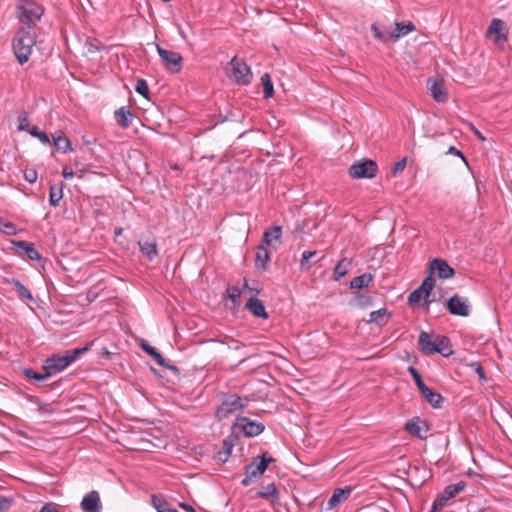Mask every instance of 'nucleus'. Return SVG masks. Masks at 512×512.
Returning a JSON list of instances; mask_svg holds the SVG:
<instances>
[{
    "label": "nucleus",
    "mask_w": 512,
    "mask_h": 512,
    "mask_svg": "<svg viewBox=\"0 0 512 512\" xmlns=\"http://www.w3.org/2000/svg\"><path fill=\"white\" fill-rule=\"evenodd\" d=\"M62 176L65 178V179H71L74 177V172L72 171L71 168L69 167H64L63 170H62Z\"/></svg>",
    "instance_id": "nucleus-58"
},
{
    "label": "nucleus",
    "mask_w": 512,
    "mask_h": 512,
    "mask_svg": "<svg viewBox=\"0 0 512 512\" xmlns=\"http://www.w3.org/2000/svg\"><path fill=\"white\" fill-rule=\"evenodd\" d=\"M256 457L260 462L266 463V469L268 468L269 464L274 463L276 461L275 458H273L271 456H267V452L263 453L262 455H258Z\"/></svg>",
    "instance_id": "nucleus-55"
},
{
    "label": "nucleus",
    "mask_w": 512,
    "mask_h": 512,
    "mask_svg": "<svg viewBox=\"0 0 512 512\" xmlns=\"http://www.w3.org/2000/svg\"><path fill=\"white\" fill-rule=\"evenodd\" d=\"M29 134L38 138L43 144H50L49 136L42 130H40L37 126H32L28 130Z\"/></svg>",
    "instance_id": "nucleus-42"
},
{
    "label": "nucleus",
    "mask_w": 512,
    "mask_h": 512,
    "mask_svg": "<svg viewBox=\"0 0 512 512\" xmlns=\"http://www.w3.org/2000/svg\"><path fill=\"white\" fill-rule=\"evenodd\" d=\"M232 448H233L232 443L228 442L227 440H224L223 448L217 452V456H216L217 460L222 463H225L231 454Z\"/></svg>",
    "instance_id": "nucleus-36"
},
{
    "label": "nucleus",
    "mask_w": 512,
    "mask_h": 512,
    "mask_svg": "<svg viewBox=\"0 0 512 512\" xmlns=\"http://www.w3.org/2000/svg\"><path fill=\"white\" fill-rule=\"evenodd\" d=\"M135 91L143 97H145L146 99H149V88L147 82L144 79H139L136 82Z\"/></svg>",
    "instance_id": "nucleus-46"
},
{
    "label": "nucleus",
    "mask_w": 512,
    "mask_h": 512,
    "mask_svg": "<svg viewBox=\"0 0 512 512\" xmlns=\"http://www.w3.org/2000/svg\"><path fill=\"white\" fill-rule=\"evenodd\" d=\"M44 11V7L34 0H18L16 4V15L22 23L21 27H29L32 30L36 26V22L43 16Z\"/></svg>",
    "instance_id": "nucleus-2"
},
{
    "label": "nucleus",
    "mask_w": 512,
    "mask_h": 512,
    "mask_svg": "<svg viewBox=\"0 0 512 512\" xmlns=\"http://www.w3.org/2000/svg\"><path fill=\"white\" fill-rule=\"evenodd\" d=\"M371 30L376 39H379L383 42L391 41V38H388L389 32H382L376 24H372Z\"/></svg>",
    "instance_id": "nucleus-49"
},
{
    "label": "nucleus",
    "mask_w": 512,
    "mask_h": 512,
    "mask_svg": "<svg viewBox=\"0 0 512 512\" xmlns=\"http://www.w3.org/2000/svg\"><path fill=\"white\" fill-rule=\"evenodd\" d=\"M266 471V463L260 462L257 457H254L252 462L245 467V474L250 475L252 478H258Z\"/></svg>",
    "instance_id": "nucleus-26"
},
{
    "label": "nucleus",
    "mask_w": 512,
    "mask_h": 512,
    "mask_svg": "<svg viewBox=\"0 0 512 512\" xmlns=\"http://www.w3.org/2000/svg\"><path fill=\"white\" fill-rule=\"evenodd\" d=\"M139 247L141 253L150 261L154 260L158 256L156 242H141L139 241Z\"/></svg>",
    "instance_id": "nucleus-29"
},
{
    "label": "nucleus",
    "mask_w": 512,
    "mask_h": 512,
    "mask_svg": "<svg viewBox=\"0 0 512 512\" xmlns=\"http://www.w3.org/2000/svg\"><path fill=\"white\" fill-rule=\"evenodd\" d=\"M350 265H351V261L350 260H347V259L340 260L336 264V266L334 268V271H333V278H334V280L338 281L342 277H344L348 273Z\"/></svg>",
    "instance_id": "nucleus-33"
},
{
    "label": "nucleus",
    "mask_w": 512,
    "mask_h": 512,
    "mask_svg": "<svg viewBox=\"0 0 512 512\" xmlns=\"http://www.w3.org/2000/svg\"><path fill=\"white\" fill-rule=\"evenodd\" d=\"M378 172L377 163L368 158H363L353 163L349 168V176L353 179L374 178Z\"/></svg>",
    "instance_id": "nucleus-5"
},
{
    "label": "nucleus",
    "mask_w": 512,
    "mask_h": 512,
    "mask_svg": "<svg viewBox=\"0 0 512 512\" xmlns=\"http://www.w3.org/2000/svg\"><path fill=\"white\" fill-rule=\"evenodd\" d=\"M29 127V119L27 113H23L18 117V130L27 131L30 129Z\"/></svg>",
    "instance_id": "nucleus-51"
},
{
    "label": "nucleus",
    "mask_w": 512,
    "mask_h": 512,
    "mask_svg": "<svg viewBox=\"0 0 512 512\" xmlns=\"http://www.w3.org/2000/svg\"><path fill=\"white\" fill-rule=\"evenodd\" d=\"M0 231L7 235H14L16 234V226L0 217Z\"/></svg>",
    "instance_id": "nucleus-45"
},
{
    "label": "nucleus",
    "mask_w": 512,
    "mask_h": 512,
    "mask_svg": "<svg viewBox=\"0 0 512 512\" xmlns=\"http://www.w3.org/2000/svg\"><path fill=\"white\" fill-rule=\"evenodd\" d=\"M282 236V227L274 226L273 228L266 230L263 234L262 241L260 245L272 246L273 240L280 243Z\"/></svg>",
    "instance_id": "nucleus-25"
},
{
    "label": "nucleus",
    "mask_w": 512,
    "mask_h": 512,
    "mask_svg": "<svg viewBox=\"0 0 512 512\" xmlns=\"http://www.w3.org/2000/svg\"><path fill=\"white\" fill-rule=\"evenodd\" d=\"M8 283L12 284L14 286V289L18 295V297L22 301H34V297L31 293V291L22 284L18 279L12 278L11 280H7Z\"/></svg>",
    "instance_id": "nucleus-27"
},
{
    "label": "nucleus",
    "mask_w": 512,
    "mask_h": 512,
    "mask_svg": "<svg viewBox=\"0 0 512 512\" xmlns=\"http://www.w3.org/2000/svg\"><path fill=\"white\" fill-rule=\"evenodd\" d=\"M436 272L441 279H449L455 275V270L443 259L436 258L430 262V274Z\"/></svg>",
    "instance_id": "nucleus-14"
},
{
    "label": "nucleus",
    "mask_w": 512,
    "mask_h": 512,
    "mask_svg": "<svg viewBox=\"0 0 512 512\" xmlns=\"http://www.w3.org/2000/svg\"><path fill=\"white\" fill-rule=\"evenodd\" d=\"M234 428L241 431L245 437H255L264 431L265 426L263 423L251 420L248 417H238Z\"/></svg>",
    "instance_id": "nucleus-8"
},
{
    "label": "nucleus",
    "mask_w": 512,
    "mask_h": 512,
    "mask_svg": "<svg viewBox=\"0 0 512 512\" xmlns=\"http://www.w3.org/2000/svg\"><path fill=\"white\" fill-rule=\"evenodd\" d=\"M279 495V490L276 488L274 483L262 486L257 492V497L271 500L272 502L277 501L279 499Z\"/></svg>",
    "instance_id": "nucleus-28"
},
{
    "label": "nucleus",
    "mask_w": 512,
    "mask_h": 512,
    "mask_svg": "<svg viewBox=\"0 0 512 512\" xmlns=\"http://www.w3.org/2000/svg\"><path fill=\"white\" fill-rule=\"evenodd\" d=\"M448 154H453V155H456V156H459L461 157L463 160H465V157L464 155L462 154L461 151H459L456 147L454 146H450L448 151H447Z\"/></svg>",
    "instance_id": "nucleus-59"
},
{
    "label": "nucleus",
    "mask_w": 512,
    "mask_h": 512,
    "mask_svg": "<svg viewBox=\"0 0 512 512\" xmlns=\"http://www.w3.org/2000/svg\"><path fill=\"white\" fill-rule=\"evenodd\" d=\"M353 303L355 306H358L360 308H366L373 304V300L370 296L358 293L354 297Z\"/></svg>",
    "instance_id": "nucleus-39"
},
{
    "label": "nucleus",
    "mask_w": 512,
    "mask_h": 512,
    "mask_svg": "<svg viewBox=\"0 0 512 512\" xmlns=\"http://www.w3.org/2000/svg\"><path fill=\"white\" fill-rule=\"evenodd\" d=\"M317 254L316 251H305L302 254L300 267L302 270H308L311 267L309 260Z\"/></svg>",
    "instance_id": "nucleus-47"
},
{
    "label": "nucleus",
    "mask_w": 512,
    "mask_h": 512,
    "mask_svg": "<svg viewBox=\"0 0 512 512\" xmlns=\"http://www.w3.org/2000/svg\"><path fill=\"white\" fill-rule=\"evenodd\" d=\"M405 431L409 433L411 436L416 437L418 439H426L427 436L423 435L422 432H428L430 430V426L427 421H422L420 417L415 416L410 419L405 424Z\"/></svg>",
    "instance_id": "nucleus-12"
},
{
    "label": "nucleus",
    "mask_w": 512,
    "mask_h": 512,
    "mask_svg": "<svg viewBox=\"0 0 512 512\" xmlns=\"http://www.w3.org/2000/svg\"><path fill=\"white\" fill-rule=\"evenodd\" d=\"M54 146L58 151H62L63 153H67L72 150L71 141L64 135L63 132H60L59 135L54 137Z\"/></svg>",
    "instance_id": "nucleus-32"
},
{
    "label": "nucleus",
    "mask_w": 512,
    "mask_h": 512,
    "mask_svg": "<svg viewBox=\"0 0 512 512\" xmlns=\"http://www.w3.org/2000/svg\"><path fill=\"white\" fill-rule=\"evenodd\" d=\"M23 373L27 378L33 379L36 381H44V380L48 379L49 377H51L50 373L48 371H45V373L42 374V373L35 372L34 370H32L30 368H25Z\"/></svg>",
    "instance_id": "nucleus-38"
},
{
    "label": "nucleus",
    "mask_w": 512,
    "mask_h": 512,
    "mask_svg": "<svg viewBox=\"0 0 512 512\" xmlns=\"http://www.w3.org/2000/svg\"><path fill=\"white\" fill-rule=\"evenodd\" d=\"M24 178L29 183H34L37 180V171L34 169H26L24 171Z\"/></svg>",
    "instance_id": "nucleus-53"
},
{
    "label": "nucleus",
    "mask_w": 512,
    "mask_h": 512,
    "mask_svg": "<svg viewBox=\"0 0 512 512\" xmlns=\"http://www.w3.org/2000/svg\"><path fill=\"white\" fill-rule=\"evenodd\" d=\"M63 197L62 187L56 189L55 186H51L49 190V203L51 206L56 207L59 205L60 200Z\"/></svg>",
    "instance_id": "nucleus-37"
},
{
    "label": "nucleus",
    "mask_w": 512,
    "mask_h": 512,
    "mask_svg": "<svg viewBox=\"0 0 512 512\" xmlns=\"http://www.w3.org/2000/svg\"><path fill=\"white\" fill-rule=\"evenodd\" d=\"M470 367L474 370V372L478 375L481 383L486 381L485 371L482 365L479 362L471 363Z\"/></svg>",
    "instance_id": "nucleus-50"
},
{
    "label": "nucleus",
    "mask_w": 512,
    "mask_h": 512,
    "mask_svg": "<svg viewBox=\"0 0 512 512\" xmlns=\"http://www.w3.org/2000/svg\"><path fill=\"white\" fill-rule=\"evenodd\" d=\"M252 477L248 474H245V477L242 479L241 484L245 487L249 486L252 482Z\"/></svg>",
    "instance_id": "nucleus-61"
},
{
    "label": "nucleus",
    "mask_w": 512,
    "mask_h": 512,
    "mask_svg": "<svg viewBox=\"0 0 512 512\" xmlns=\"http://www.w3.org/2000/svg\"><path fill=\"white\" fill-rule=\"evenodd\" d=\"M246 308L252 313L253 316L268 319V313L266 312L263 302L258 298H250L246 303Z\"/></svg>",
    "instance_id": "nucleus-19"
},
{
    "label": "nucleus",
    "mask_w": 512,
    "mask_h": 512,
    "mask_svg": "<svg viewBox=\"0 0 512 512\" xmlns=\"http://www.w3.org/2000/svg\"><path fill=\"white\" fill-rule=\"evenodd\" d=\"M446 308L452 315L461 317H467L471 312L469 301L459 295L450 297L446 302Z\"/></svg>",
    "instance_id": "nucleus-9"
},
{
    "label": "nucleus",
    "mask_w": 512,
    "mask_h": 512,
    "mask_svg": "<svg viewBox=\"0 0 512 512\" xmlns=\"http://www.w3.org/2000/svg\"><path fill=\"white\" fill-rule=\"evenodd\" d=\"M466 487V483L464 481H460L455 484H450L445 487L443 492L437 496V498L434 500V510L437 509V507H442L447 504V502L455 497L458 493L462 492Z\"/></svg>",
    "instance_id": "nucleus-10"
},
{
    "label": "nucleus",
    "mask_w": 512,
    "mask_h": 512,
    "mask_svg": "<svg viewBox=\"0 0 512 512\" xmlns=\"http://www.w3.org/2000/svg\"><path fill=\"white\" fill-rule=\"evenodd\" d=\"M416 29L415 25L408 21V22H396L395 23V32L390 33L388 35V38H391V41L396 42L401 37L407 35L409 32H412Z\"/></svg>",
    "instance_id": "nucleus-20"
},
{
    "label": "nucleus",
    "mask_w": 512,
    "mask_h": 512,
    "mask_svg": "<svg viewBox=\"0 0 512 512\" xmlns=\"http://www.w3.org/2000/svg\"><path fill=\"white\" fill-rule=\"evenodd\" d=\"M70 364L71 363L66 353L64 355L54 354L46 359L43 365V369L44 371H48L50 376H52L55 373L63 371Z\"/></svg>",
    "instance_id": "nucleus-11"
},
{
    "label": "nucleus",
    "mask_w": 512,
    "mask_h": 512,
    "mask_svg": "<svg viewBox=\"0 0 512 512\" xmlns=\"http://www.w3.org/2000/svg\"><path fill=\"white\" fill-rule=\"evenodd\" d=\"M373 276L370 273H364L362 275H359L357 277H354L350 281V288L351 289H363L369 286V284L372 282Z\"/></svg>",
    "instance_id": "nucleus-31"
},
{
    "label": "nucleus",
    "mask_w": 512,
    "mask_h": 512,
    "mask_svg": "<svg viewBox=\"0 0 512 512\" xmlns=\"http://www.w3.org/2000/svg\"><path fill=\"white\" fill-rule=\"evenodd\" d=\"M435 283L436 280L431 275L426 276L421 285L410 293L407 301L408 304L419 307L424 296H431Z\"/></svg>",
    "instance_id": "nucleus-7"
},
{
    "label": "nucleus",
    "mask_w": 512,
    "mask_h": 512,
    "mask_svg": "<svg viewBox=\"0 0 512 512\" xmlns=\"http://www.w3.org/2000/svg\"><path fill=\"white\" fill-rule=\"evenodd\" d=\"M420 393L433 408H441L444 398L440 393L433 391L427 386Z\"/></svg>",
    "instance_id": "nucleus-23"
},
{
    "label": "nucleus",
    "mask_w": 512,
    "mask_h": 512,
    "mask_svg": "<svg viewBox=\"0 0 512 512\" xmlns=\"http://www.w3.org/2000/svg\"><path fill=\"white\" fill-rule=\"evenodd\" d=\"M435 299L431 298V296H424L423 301L421 302L419 307L424 308L427 312L429 311V306L433 303Z\"/></svg>",
    "instance_id": "nucleus-57"
},
{
    "label": "nucleus",
    "mask_w": 512,
    "mask_h": 512,
    "mask_svg": "<svg viewBox=\"0 0 512 512\" xmlns=\"http://www.w3.org/2000/svg\"><path fill=\"white\" fill-rule=\"evenodd\" d=\"M140 346L148 355H150L157 362L158 365H160L161 367L166 368L168 370H171L176 375H178L180 373V370L178 367H176L175 365L169 364L166 361V359L161 355V353H159L155 347L151 346L145 340L141 341Z\"/></svg>",
    "instance_id": "nucleus-13"
},
{
    "label": "nucleus",
    "mask_w": 512,
    "mask_h": 512,
    "mask_svg": "<svg viewBox=\"0 0 512 512\" xmlns=\"http://www.w3.org/2000/svg\"><path fill=\"white\" fill-rule=\"evenodd\" d=\"M92 344L93 343L90 342L83 347L67 350L65 353H66L70 363L74 362L79 356H81L82 354H84L85 352L90 350Z\"/></svg>",
    "instance_id": "nucleus-35"
},
{
    "label": "nucleus",
    "mask_w": 512,
    "mask_h": 512,
    "mask_svg": "<svg viewBox=\"0 0 512 512\" xmlns=\"http://www.w3.org/2000/svg\"><path fill=\"white\" fill-rule=\"evenodd\" d=\"M12 500L5 496H0V512H7L11 506Z\"/></svg>",
    "instance_id": "nucleus-54"
},
{
    "label": "nucleus",
    "mask_w": 512,
    "mask_h": 512,
    "mask_svg": "<svg viewBox=\"0 0 512 512\" xmlns=\"http://www.w3.org/2000/svg\"><path fill=\"white\" fill-rule=\"evenodd\" d=\"M427 86L431 92L432 97L440 103L445 102L448 99V95L443 87L441 80L429 78Z\"/></svg>",
    "instance_id": "nucleus-16"
},
{
    "label": "nucleus",
    "mask_w": 512,
    "mask_h": 512,
    "mask_svg": "<svg viewBox=\"0 0 512 512\" xmlns=\"http://www.w3.org/2000/svg\"><path fill=\"white\" fill-rule=\"evenodd\" d=\"M117 124L122 128H128L132 124L133 114L126 107H120L114 113Z\"/></svg>",
    "instance_id": "nucleus-24"
},
{
    "label": "nucleus",
    "mask_w": 512,
    "mask_h": 512,
    "mask_svg": "<svg viewBox=\"0 0 512 512\" xmlns=\"http://www.w3.org/2000/svg\"><path fill=\"white\" fill-rule=\"evenodd\" d=\"M40 512H61L56 504L54 503H46L42 506V508L40 509Z\"/></svg>",
    "instance_id": "nucleus-56"
},
{
    "label": "nucleus",
    "mask_w": 512,
    "mask_h": 512,
    "mask_svg": "<svg viewBox=\"0 0 512 512\" xmlns=\"http://www.w3.org/2000/svg\"><path fill=\"white\" fill-rule=\"evenodd\" d=\"M470 127H471V130L473 131V133L478 137L479 140H481V141L485 140V137L482 135V133L477 128H475L472 124H470Z\"/></svg>",
    "instance_id": "nucleus-60"
},
{
    "label": "nucleus",
    "mask_w": 512,
    "mask_h": 512,
    "mask_svg": "<svg viewBox=\"0 0 512 512\" xmlns=\"http://www.w3.org/2000/svg\"><path fill=\"white\" fill-rule=\"evenodd\" d=\"M157 52L165 68L171 73H179L182 69V56L175 51L162 48L159 44L156 45Z\"/></svg>",
    "instance_id": "nucleus-6"
},
{
    "label": "nucleus",
    "mask_w": 512,
    "mask_h": 512,
    "mask_svg": "<svg viewBox=\"0 0 512 512\" xmlns=\"http://www.w3.org/2000/svg\"><path fill=\"white\" fill-rule=\"evenodd\" d=\"M249 403L248 397H240L236 394L228 395L222 404L215 410V417L218 420H223L229 415L243 409Z\"/></svg>",
    "instance_id": "nucleus-4"
},
{
    "label": "nucleus",
    "mask_w": 512,
    "mask_h": 512,
    "mask_svg": "<svg viewBox=\"0 0 512 512\" xmlns=\"http://www.w3.org/2000/svg\"><path fill=\"white\" fill-rule=\"evenodd\" d=\"M386 315H387V310L385 308H382V309H379L376 311H372L369 315L370 316L369 322L380 325V324H382L384 317Z\"/></svg>",
    "instance_id": "nucleus-41"
},
{
    "label": "nucleus",
    "mask_w": 512,
    "mask_h": 512,
    "mask_svg": "<svg viewBox=\"0 0 512 512\" xmlns=\"http://www.w3.org/2000/svg\"><path fill=\"white\" fill-rule=\"evenodd\" d=\"M227 294L235 307H239L241 305V292L237 287H228Z\"/></svg>",
    "instance_id": "nucleus-44"
},
{
    "label": "nucleus",
    "mask_w": 512,
    "mask_h": 512,
    "mask_svg": "<svg viewBox=\"0 0 512 512\" xmlns=\"http://www.w3.org/2000/svg\"><path fill=\"white\" fill-rule=\"evenodd\" d=\"M431 350L434 354L439 353L444 357H449L453 353L450 340L446 336H437Z\"/></svg>",
    "instance_id": "nucleus-18"
},
{
    "label": "nucleus",
    "mask_w": 512,
    "mask_h": 512,
    "mask_svg": "<svg viewBox=\"0 0 512 512\" xmlns=\"http://www.w3.org/2000/svg\"><path fill=\"white\" fill-rule=\"evenodd\" d=\"M406 164H407V158L406 157H404L400 161L396 162L394 164L393 169H392L393 174L394 175L400 174L405 169Z\"/></svg>",
    "instance_id": "nucleus-52"
},
{
    "label": "nucleus",
    "mask_w": 512,
    "mask_h": 512,
    "mask_svg": "<svg viewBox=\"0 0 512 512\" xmlns=\"http://www.w3.org/2000/svg\"><path fill=\"white\" fill-rule=\"evenodd\" d=\"M261 82L264 88V97L266 99L271 98L274 94V87L270 75L268 73L263 74Z\"/></svg>",
    "instance_id": "nucleus-34"
},
{
    "label": "nucleus",
    "mask_w": 512,
    "mask_h": 512,
    "mask_svg": "<svg viewBox=\"0 0 512 512\" xmlns=\"http://www.w3.org/2000/svg\"><path fill=\"white\" fill-rule=\"evenodd\" d=\"M434 341H431V336L429 333L422 331L419 335L418 346L422 353L426 355L434 354L431 350L433 347Z\"/></svg>",
    "instance_id": "nucleus-30"
},
{
    "label": "nucleus",
    "mask_w": 512,
    "mask_h": 512,
    "mask_svg": "<svg viewBox=\"0 0 512 512\" xmlns=\"http://www.w3.org/2000/svg\"><path fill=\"white\" fill-rule=\"evenodd\" d=\"M233 345H230L229 348L230 349H233V350H239L241 349L242 347H244L245 345L243 343H240L238 341H233Z\"/></svg>",
    "instance_id": "nucleus-62"
},
{
    "label": "nucleus",
    "mask_w": 512,
    "mask_h": 512,
    "mask_svg": "<svg viewBox=\"0 0 512 512\" xmlns=\"http://www.w3.org/2000/svg\"><path fill=\"white\" fill-rule=\"evenodd\" d=\"M102 354L105 355L107 358H109L111 355L110 351L106 347L102 348Z\"/></svg>",
    "instance_id": "nucleus-63"
},
{
    "label": "nucleus",
    "mask_w": 512,
    "mask_h": 512,
    "mask_svg": "<svg viewBox=\"0 0 512 512\" xmlns=\"http://www.w3.org/2000/svg\"><path fill=\"white\" fill-rule=\"evenodd\" d=\"M270 262V253L264 245L257 247V253L255 258V268L258 270L266 271L268 263Z\"/></svg>",
    "instance_id": "nucleus-22"
},
{
    "label": "nucleus",
    "mask_w": 512,
    "mask_h": 512,
    "mask_svg": "<svg viewBox=\"0 0 512 512\" xmlns=\"http://www.w3.org/2000/svg\"><path fill=\"white\" fill-rule=\"evenodd\" d=\"M13 244L20 250V254L26 255L30 260H40L41 256L33 243L14 241Z\"/></svg>",
    "instance_id": "nucleus-21"
},
{
    "label": "nucleus",
    "mask_w": 512,
    "mask_h": 512,
    "mask_svg": "<svg viewBox=\"0 0 512 512\" xmlns=\"http://www.w3.org/2000/svg\"><path fill=\"white\" fill-rule=\"evenodd\" d=\"M505 23L500 19H493L488 28V33H497L501 37L500 31L504 28Z\"/></svg>",
    "instance_id": "nucleus-48"
},
{
    "label": "nucleus",
    "mask_w": 512,
    "mask_h": 512,
    "mask_svg": "<svg viewBox=\"0 0 512 512\" xmlns=\"http://www.w3.org/2000/svg\"><path fill=\"white\" fill-rule=\"evenodd\" d=\"M227 77L240 86H246L252 81V72L250 67L237 56H234L227 64Z\"/></svg>",
    "instance_id": "nucleus-3"
},
{
    "label": "nucleus",
    "mask_w": 512,
    "mask_h": 512,
    "mask_svg": "<svg viewBox=\"0 0 512 512\" xmlns=\"http://www.w3.org/2000/svg\"><path fill=\"white\" fill-rule=\"evenodd\" d=\"M151 502L153 507L157 510V512H165L169 507V503L162 498L152 495Z\"/></svg>",
    "instance_id": "nucleus-43"
},
{
    "label": "nucleus",
    "mask_w": 512,
    "mask_h": 512,
    "mask_svg": "<svg viewBox=\"0 0 512 512\" xmlns=\"http://www.w3.org/2000/svg\"><path fill=\"white\" fill-rule=\"evenodd\" d=\"M80 506L84 512H98L101 508L99 493L93 490L86 494L83 497Z\"/></svg>",
    "instance_id": "nucleus-15"
},
{
    "label": "nucleus",
    "mask_w": 512,
    "mask_h": 512,
    "mask_svg": "<svg viewBox=\"0 0 512 512\" xmlns=\"http://www.w3.org/2000/svg\"><path fill=\"white\" fill-rule=\"evenodd\" d=\"M352 492V488L350 486H345L343 488H336L329 498L327 502V510H332L337 507L341 502L346 500Z\"/></svg>",
    "instance_id": "nucleus-17"
},
{
    "label": "nucleus",
    "mask_w": 512,
    "mask_h": 512,
    "mask_svg": "<svg viewBox=\"0 0 512 512\" xmlns=\"http://www.w3.org/2000/svg\"><path fill=\"white\" fill-rule=\"evenodd\" d=\"M407 370L409 374L413 377L418 390L422 391L426 387V384L424 383L422 376L420 375L418 370L413 366H409Z\"/></svg>",
    "instance_id": "nucleus-40"
},
{
    "label": "nucleus",
    "mask_w": 512,
    "mask_h": 512,
    "mask_svg": "<svg viewBox=\"0 0 512 512\" xmlns=\"http://www.w3.org/2000/svg\"><path fill=\"white\" fill-rule=\"evenodd\" d=\"M122 231H123L122 228H118V229H116L115 234L120 235L122 233Z\"/></svg>",
    "instance_id": "nucleus-64"
},
{
    "label": "nucleus",
    "mask_w": 512,
    "mask_h": 512,
    "mask_svg": "<svg viewBox=\"0 0 512 512\" xmlns=\"http://www.w3.org/2000/svg\"><path fill=\"white\" fill-rule=\"evenodd\" d=\"M36 43L35 33L29 27H20L13 38V52L19 64L29 60Z\"/></svg>",
    "instance_id": "nucleus-1"
}]
</instances>
